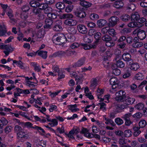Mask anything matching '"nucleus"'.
Segmentation results:
<instances>
[{"label": "nucleus", "mask_w": 147, "mask_h": 147, "mask_svg": "<svg viewBox=\"0 0 147 147\" xmlns=\"http://www.w3.org/2000/svg\"><path fill=\"white\" fill-rule=\"evenodd\" d=\"M52 39L54 43L59 45H62L67 41L65 36L62 34H55L53 36Z\"/></svg>", "instance_id": "obj_1"}, {"label": "nucleus", "mask_w": 147, "mask_h": 147, "mask_svg": "<svg viewBox=\"0 0 147 147\" xmlns=\"http://www.w3.org/2000/svg\"><path fill=\"white\" fill-rule=\"evenodd\" d=\"M125 94V91L123 90H120L117 92L115 98V100L119 102H124V100L126 98Z\"/></svg>", "instance_id": "obj_2"}, {"label": "nucleus", "mask_w": 147, "mask_h": 147, "mask_svg": "<svg viewBox=\"0 0 147 147\" xmlns=\"http://www.w3.org/2000/svg\"><path fill=\"white\" fill-rule=\"evenodd\" d=\"M0 47L3 49L5 50L3 52L6 56H8L9 53L13 51L15 49L14 48L12 47L11 45H2L0 46Z\"/></svg>", "instance_id": "obj_3"}, {"label": "nucleus", "mask_w": 147, "mask_h": 147, "mask_svg": "<svg viewBox=\"0 0 147 147\" xmlns=\"http://www.w3.org/2000/svg\"><path fill=\"white\" fill-rule=\"evenodd\" d=\"M74 13L77 17L80 18H84L86 16L85 12L84 11V8L79 7L74 12Z\"/></svg>", "instance_id": "obj_4"}, {"label": "nucleus", "mask_w": 147, "mask_h": 147, "mask_svg": "<svg viewBox=\"0 0 147 147\" xmlns=\"http://www.w3.org/2000/svg\"><path fill=\"white\" fill-rule=\"evenodd\" d=\"M62 23L61 20H58L53 24V29L55 31H60L62 30Z\"/></svg>", "instance_id": "obj_5"}, {"label": "nucleus", "mask_w": 147, "mask_h": 147, "mask_svg": "<svg viewBox=\"0 0 147 147\" xmlns=\"http://www.w3.org/2000/svg\"><path fill=\"white\" fill-rule=\"evenodd\" d=\"M109 23L108 25L109 27H113L117 24L119 18L117 17L112 16L109 19Z\"/></svg>", "instance_id": "obj_6"}, {"label": "nucleus", "mask_w": 147, "mask_h": 147, "mask_svg": "<svg viewBox=\"0 0 147 147\" xmlns=\"http://www.w3.org/2000/svg\"><path fill=\"white\" fill-rule=\"evenodd\" d=\"M131 57L130 54L127 53H124L122 55L123 59L127 63L129 62V63L133 62V60L131 59Z\"/></svg>", "instance_id": "obj_7"}, {"label": "nucleus", "mask_w": 147, "mask_h": 147, "mask_svg": "<svg viewBox=\"0 0 147 147\" xmlns=\"http://www.w3.org/2000/svg\"><path fill=\"white\" fill-rule=\"evenodd\" d=\"M110 84L113 89H114L118 86L119 82L115 77H112L110 80Z\"/></svg>", "instance_id": "obj_8"}, {"label": "nucleus", "mask_w": 147, "mask_h": 147, "mask_svg": "<svg viewBox=\"0 0 147 147\" xmlns=\"http://www.w3.org/2000/svg\"><path fill=\"white\" fill-rule=\"evenodd\" d=\"M128 107V106L125 104H118L115 105L116 111L117 113L121 112L122 110L127 109Z\"/></svg>", "instance_id": "obj_9"}, {"label": "nucleus", "mask_w": 147, "mask_h": 147, "mask_svg": "<svg viewBox=\"0 0 147 147\" xmlns=\"http://www.w3.org/2000/svg\"><path fill=\"white\" fill-rule=\"evenodd\" d=\"M85 60L86 58L84 57L79 59L73 65V67L76 68L77 67H80L83 65L84 64Z\"/></svg>", "instance_id": "obj_10"}, {"label": "nucleus", "mask_w": 147, "mask_h": 147, "mask_svg": "<svg viewBox=\"0 0 147 147\" xmlns=\"http://www.w3.org/2000/svg\"><path fill=\"white\" fill-rule=\"evenodd\" d=\"M77 28L79 32L82 34H86L87 32V28L83 25H78L77 26Z\"/></svg>", "instance_id": "obj_11"}, {"label": "nucleus", "mask_w": 147, "mask_h": 147, "mask_svg": "<svg viewBox=\"0 0 147 147\" xmlns=\"http://www.w3.org/2000/svg\"><path fill=\"white\" fill-rule=\"evenodd\" d=\"M130 65V68L132 71H136L140 67L138 63L137 62L134 63L133 61L131 63H129Z\"/></svg>", "instance_id": "obj_12"}, {"label": "nucleus", "mask_w": 147, "mask_h": 147, "mask_svg": "<svg viewBox=\"0 0 147 147\" xmlns=\"http://www.w3.org/2000/svg\"><path fill=\"white\" fill-rule=\"evenodd\" d=\"M17 135L18 139L19 138L27 139L29 137L28 134H26L25 132L22 131L17 133Z\"/></svg>", "instance_id": "obj_13"}, {"label": "nucleus", "mask_w": 147, "mask_h": 147, "mask_svg": "<svg viewBox=\"0 0 147 147\" xmlns=\"http://www.w3.org/2000/svg\"><path fill=\"white\" fill-rule=\"evenodd\" d=\"M135 101V100L134 98L128 97H126V98L125 99L124 102H125V104L127 106L129 105L132 104Z\"/></svg>", "instance_id": "obj_14"}, {"label": "nucleus", "mask_w": 147, "mask_h": 147, "mask_svg": "<svg viewBox=\"0 0 147 147\" xmlns=\"http://www.w3.org/2000/svg\"><path fill=\"white\" fill-rule=\"evenodd\" d=\"M64 23L66 25L73 26L76 24V21L72 19H68L66 20Z\"/></svg>", "instance_id": "obj_15"}, {"label": "nucleus", "mask_w": 147, "mask_h": 147, "mask_svg": "<svg viewBox=\"0 0 147 147\" xmlns=\"http://www.w3.org/2000/svg\"><path fill=\"white\" fill-rule=\"evenodd\" d=\"M138 37L141 40H144L146 37L145 32L144 30H141L139 33H138Z\"/></svg>", "instance_id": "obj_16"}, {"label": "nucleus", "mask_w": 147, "mask_h": 147, "mask_svg": "<svg viewBox=\"0 0 147 147\" xmlns=\"http://www.w3.org/2000/svg\"><path fill=\"white\" fill-rule=\"evenodd\" d=\"M52 20L50 19H46L45 20V25L44 26L45 28H51V25L53 24Z\"/></svg>", "instance_id": "obj_17"}, {"label": "nucleus", "mask_w": 147, "mask_h": 147, "mask_svg": "<svg viewBox=\"0 0 147 147\" xmlns=\"http://www.w3.org/2000/svg\"><path fill=\"white\" fill-rule=\"evenodd\" d=\"M7 32V30L5 25L4 24L0 25V36H3Z\"/></svg>", "instance_id": "obj_18"}, {"label": "nucleus", "mask_w": 147, "mask_h": 147, "mask_svg": "<svg viewBox=\"0 0 147 147\" xmlns=\"http://www.w3.org/2000/svg\"><path fill=\"white\" fill-rule=\"evenodd\" d=\"M107 22L106 20L101 19L97 21V24L99 28H102L106 25Z\"/></svg>", "instance_id": "obj_19"}, {"label": "nucleus", "mask_w": 147, "mask_h": 147, "mask_svg": "<svg viewBox=\"0 0 147 147\" xmlns=\"http://www.w3.org/2000/svg\"><path fill=\"white\" fill-rule=\"evenodd\" d=\"M98 81L96 78H93L90 81L91 87L93 88H95L98 84Z\"/></svg>", "instance_id": "obj_20"}, {"label": "nucleus", "mask_w": 147, "mask_h": 147, "mask_svg": "<svg viewBox=\"0 0 147 147\" xmlns=\"http://www.w3.org/2000/svg\"><path fill=\"white\" fill-rule=\"evenodd\" d=\"M64 52L65 57L66 56L67 57H71L76 53V52L75 51H71L69 50H65L64 51Z\"/></svg>", "instance_id": "obj_21"}, {"label": "nucleus", "mask_w": 147, "mask_h": 147, "mask_svg": "<svg viewBox=\"0 0 147 147\" xmlns=\"http://www.w3.org/2000/svg\"><path fill=\"white\" fill-rule=\"evenodd\" d=\"M38 55L44 59H46L47 57V52L46 51H37Z\"/></svg>", "instance_id": "obj_22"}, {"label": "nucleus", "mask_w": 147, "mask_h": 147, "mask_svg": "<svg viewBox=\"0 0 147 147\" xmlns=\"http://www.w3.org/2000/svg\"><path fill=\"white\" fill-rule=\"evenodd\" d=\"M67 31L70 34H76L77 31L76 28L73 26H69L67 29Z\"/></svg>", "instance_id": "obj_23"}, {"label": "nucleus", "mask_w": 147, "mask_h": 147, "mask_svg": "<svg viewBox=\"0 0 147 147\" xmlns=\"http://www.w3.org/2000/svg\"><path fill=\"white\" fill-rule=\"evenodd\" d=\"M82 46L85 50L89 49L92 48L94 49L96 47V45L95 44L88 45L86 44H82Z\"/></svg>", "instance_id": "obj_24"}, {"label": "nucleus", "mask_w": 147, "mask_h": 147, "mask_svg": "<svg viewBox=\"0 0 147 147\" xmlns=\"http://www.w3.org/2000/svg\"><path fill=\"white\" fill-rule=\"evenodd\" d=\"M52 56L54 57H65L64 52V51H58L53 53L52 55Z\"/></svg>", "instance_id": "obj_25"}, {"label": "nucleus", "mask_w": 147, "mask_h": 147, "mask_svg": "<svg viewBox=\"0 0 147 147\" xmlns=\"http://www.w3.org/2000/svg\"><path fill=\"white\" fill-rule=\"evenodd\" d=\"M105 119L106 121L105 122V123L106 124H109L113 126H115V124L114 122L111 119L105 117Z\"/></svg>", "instance_id": "obj_26"}, {"label": "nucleus", "mask_w": 147, "mask_h": 147, "mask_svg": "<svg viewBox=\"0 0 147 147\" xmlns=\"http://www.w3.org/2000/svg\"><path fill=\"white\" fill-rule=\"evenodd\" d=\"M143 25L142 24H141L140 26L138 25V23L135 22H131L127 24V26L129 27L133 28L136 27H141Z\"/></svg>", "instance_id": "obj_27"}, {"label": "nucleus", "mask_w": 147, "mask_h": 147, "mask_svg": "<svg viewBox=\"0 0 147 147\" xmlns=\"http://www.w3.org/2000/svg\"><path fill=\"white\" fill-rule=\"evenodd\" d=\"M123 4L122 1H115L113 4V6L117 9L120 8L122 7Z\"/></svg>", "instance_id": "obj_28"}, {"label": "nucleus", "mask_w": 147, "mask_h": 147, "mask_svg": "<svg viewBox=\"0 0 147 147\" xmlns=\"http://www.w3.org/2000/svg\"><path fill=\"white\" fill-rule=\"evenodd\" d=\"M22 127H26L28 128H31L34 129V126H32V124L30 122H27L25 123L22 122Z\"/></svg>", "instance_id": "obj_29"}, {"label": "nucleus", "mask_w": 147, "mask_h": 147, "mask_svg": "<svg viewBox=\"0 0 147 147\" xmlns=\"http://www.w3.org/2000/svg\"><path fill=\"white\" fill-rule=\"evenodd\" d=\"M80 4L82 6L85 8H88L90 7L92 4L88 2L83 1L80 2Z\"/></svg>", "instance_id": "obj_30"}, {"label": "nucleus", "mask_w": 147, "mask_h": 147, "mask_svg": "<svg viewBox=\"0 0 147 147\" xmlns=\"http://www.w3.org/2000/svg\"><path fill=\"white\" fill-rule=\"evenodd\" d=\"M143 46V44L142 42H134L132 45V47L136 48L141 47Z\"/></svg>", "instance_id": "obj_31"}, {"label": "nucleus", "mask_w": 147, "mask_h": 147, "mask_svg": "<svg viewBox=\"0 0 147 147\" xmlns=\"http://www.w3.org/2000/svg\"><path fill=\"white\" fill-rule=\"evenodd\" d=\"M36 34V39L38 41L40 40V39L42 38L44 36V32L41 30H39Z\"/></svg>", "instance_id": "obj_32"}, {"label": "nucleus", "mask_w": 147, "mask_h": 147, "mask_svg": "<svg viewBox=\"0 0 147 147\" xmlns=\"http://www.w3.org/2000/svg\"><path fill=\"white\" fill-rule=\"evenodd\" d=\"M144 104L142 103H139L136 105L135 106V108L139 110H143L144 108Z\"/></svg>", "instance_id": "obj_33"}, {"label": "nucleus", "mask_w": 147, "mask_h": 147, "mask_svg": "<svg viewBox=\"0 0 147 147\" xmlns=\"http://www.w3.org/2000/svg\"><path fill=\"white\" fill-rule=\"evenodd\" d=\"M146 122L145 120L142 119L139 122V126L140 128H143L146 125Z\"/></svg>", "instance_id": "obj_34"}, {"label": "nucleus", "mask_w": 147, "mask_h": 147, "mask_svg": "<svg viewBox=\"0 0 147 147\" xmlns=\"http://www.w3.org/2000/svg\"><path fill=\"white\" fill-rule=\"evenodd\" d=\"M34 129L37 130L40 133L42 132L41 134L42 135H44L45 134V131L44 130L40 127L37 126L36 125H34Z\"/></svg>", "instance_id": "obj_35"}, {"label": "nucleus", "mask_w": 147, "mask_h": 147, "mask_svg": "<svg viewBox=\"0 0 147 147\" xmlns=\"http://www.w3.org/2000/svg\"><path fill=\"white\" fill-rule=\"evenodd\" d=\"M116 65L118 67L123 68L125 66V63L121 60H119L117 61Z\"/></svg>", "instance_id": "obj_36"}, {"label": "nucleus", "mask_w": 147, "mask_h": 147, "mask_svg": "<svg viewBox=\"0 0 147 147\" xmlns=\"http://www.w3.org/2000/svg\"><path fill=\"white\" fill-rule=\"evenodd\" d=\"M121 19L124 22H127L130 19V16L127 14H124L121 16Z\"/></svg>", "instance_id": "obj_37"}, {"label": "nucleus", "mask_w": 147, "mask_h": 147, "mask_svg": "<svg viewBox=\"0 0 147 147\" xmlns=\"http://www.w3.org/2000/svg\"><path fill=\"white\" fill-rule=\"evenodd\" d=\"M144 78L142 74L140 73H138L136 74L135 76L134 79L137 80H142Z\"/></svg>", "instance_id": "obj_38"}, {"label": "nucleus", "mask_w": 147, "mask_h": 147, "mask_svg": "<svg viewBox=\"0 0 147 147\" xmlns=\"http://www.w3.org/2000/svg\"><path fill=\"white\" fill-rule=\"evenodd\" d=\"M140 18V16L137 12H136L132 14L131 18L134 20H138Z\"/></svg>", "instance_id": "obj_39"}, {"label": "nucleus", "mask_w": 147, "mask_h": 147, "mask_svg": "<svg viewBox=\"0 0 147 147\" xmlns=\"http://www.w3.org/2000/svg\"><path fill=\"white\" fill-rule=\"evenodd\" d=\"M131 71L129 69L126 70L123 75V77L124 78H126L129 77L131 76Z\"/></svg>", "instance_id": "obj_40"}, {"label": "nucleus", "mask_w": 147, "mask_h": 147, "mask_svg": "<svg viewBox=\"0 0 147 147\" xmlns=\"http://www.w3.org/2000/svg\"><path fill=\"white\" fill-rule=\"evenodd\" d=\"M56 7L59 9H63L65 7V5L62 3L58 2L56 4Z\"/></svg>", "instance_id": "obj_41"}, {"label": "nucleus", "mask_w": 147, "mask_h": 147, "mask_svg": "<svg viewBox=\"0 0 147 147\" xmlns=\"http://www.w3.org/2000/svg\"><path fill=\"white\" fill-rule=\"evenodd\" d=\"M73 17V16L72 14L69 13L64 14L62 15V17L63 19H71Z\"/></svg>", "instance_id": "obj_42"}, {"label": "nucleus", "mask_w": 147, "mask_h": 147, "mask_svg": "<svg viewBox=\"0 0 147 147\" xmlns=\"http://www.w3.org/2000/svg\"><path fill=\"white\" fill-rule=\"evenodd\" d=\"M102 38L103 40L106 42L111 40V37L108 35H105L102 37Z\"/></svg>", "instance_id": "obj_43"}, {"label": "nucleus", "mask_w": 147, "mask_h": 147, "mask_svg": "<svg viewBox=\"0 0 147 147\" xmlns=\"http://www.w3.org/2000/svg\"><path fill=\"white\" fill-rule=\"evenodd\" d=\"M115 122L117 125H121L123 123V121L119 117H117L115 119Z\"/></svg>", "instance_id": "obj_44"}, {"label": "nucleus", "mask_w": 147, "mask_h": 147, "mask_svg": "<svg viewBox=\"0 0 147 147\" xmlns=\"http://www.w3.org/2000/svg\"><path fill=\"white\" fill-rule=\"evenodd\" d=\"M92 40V37L89 35L85 36L84 38V41L87 43H91Z\"/></svg>", "instance_id": "obj_45"}, {"label": "nucleus", "mask_w": 147, "mask_h": 147, "mask_svg": "<svg viewBox=\"0 0 147 147\" xmlns=\"http://www.w3.org/2000/svg\"><path fill=\"white\" fill-rule=\"evenodd\" d=\"M31 6L33 7H38L39 5V3L36 1H32L30 2Z\"/></svg>", "instance_id": "obj_46"}, {"label": "nucleus", "mask_w": 147, "mask_h": 147, "mask_svg": "<svg viewBox=\"0 0 147 147\" xmlns=\"http://www.w3.org/2000/svg\"><path fill=\"white\" fill-rule=\"evenodd\" d=\"M98 104L100 106V109L104 112L105 111L107 110L106 107V105L104 102L99 103Z\"/></svg>", "instance_id": "obj_47"}, {"label": "nucleus", "mask_w": 147, "mask_h": 147, "mask_svg": "<svg viewBox=\"0 0 147 147\" xmlns=\"http://www.w3.org/2000/svg\"><path fill=\"white\" fill-rule=\"evenodd\" d=\"M112 68L113 70V73L116 76H118L120 74L121 71L119 69L117 68L113 69V66H112Z\"/></svg>", "instance_id": "obj_48"}, {"label": "nucleus", "mask_w": 147, "mask_h": 147, "mask_svg": "<svg viewBox=\"0 0 147 147\" xmlns=\"http://www.w3.org/2000/svg\"><path fill=\"white\" fill-rule=\"evenodd\" d=\"M70 107L69 109L72 112H75L79 110V109L76 108V107H77V105L76 104L70 105Z\"/></svg>", "instance_id": "obj_49"}, {"label": "nucleus", "mask_w": 147, "mask_h": 147, "mask_svg": "<svg viewBox=\"0 0 147 147\" xmlns=\"http://www.w3.org/2000/svg\"><path fill=\"white\" fill-rule=\"evenodd\" d=\"M90 18L92 20H96L99 18V16L96 13L91 14L90 15Z\"/></svg>", "instance_id": "obj_50"}, {"label": "nucleus", "mask_w": 147, "mask_h": 147, "mask_svg": "<svg viewBox=\"0 0 147 147\" xmlns=\"http://www.w3.org/2000/svg\"><path fill=\"white\" fill-rule=\"evenodd\" d=\"M131 114L130 113L126 114L123 115L121 118L124 119L125 121L130 119V117H131Z\"/></svg>", "instance_id": "obj_51"}, {"label": "nucleus", "mask_w": 147, "mask_h": 147, "mask_svg": "<svg viewBox=\"0 0 147 147\" xmlns=\"http://www.w3.org/2000/svg\"><path fill=\"white\" fill-rule=\"evenodd\" d=\"M101 34L99 32H96L94 35V37L96 40L97 42H98L100 39Z\"/></svg>", "instance_id": "obj_52"}, {"label": "nucleus", "mask_w": 147, "mask_h": 147, "mask_svg": "<svg viewBox=\"0 0 147 147\" xmlns=\"http://www.w3.org/2000/svg\"><path fill=\"white\" fill-rule=\"evenodd\" d=\"M132 134V132L130 130H127L124 131V135L126 137H130Z\"/></svg>", "instance_id": "obj_53"}, {"label": "nucleus", "mask_w": 147, "mask_h": 147, "mask_svg": "<svg viewBox=\"0 0 147 147\" xmlns=\"http://www.w3.org/2000/svg\"><path fill=\"white\" fill-rule=\"evenodd\" d=\"M108 33L110 35L113 36H114L117 34L116 32L114 29H109Z\"/></svg>", "instance_id": "obj_54"}, {"label": "nucleus", "mask_w": 147, "mask_h": 147, "mask_svg": "<svg viewBox=\"0 0 147 147\" xmlns=\"http://www.w3.org/2000/svg\"><path fill=\"white\" fill-rule=\"evenodd\" d=\"M142 116V114L140 112H137L132 115L133 118H140Z\"/></svg>", "instance_id": "obj_55"}, {"label": "nucleus", "mask_w": 147, "mask_h": 147, "mask_svg": "<svg viewBox=\"0 0 147 147\" xmlns=\"http://www.w3.org/2000/svg\"><path fill=\"white\" fill-rule=\"evenodd\" d=\"M52 10V8L50 7H49L47 5V7L44 10V12L45 13L48 14L51 12Z\"/></svg>", "instance_id": "obj_56"}, {"label": "nucleus", "mask_w": 147, "mask_h": 147, "mask_svg": "<svg viewBox=\"0 0 147 147\" xmlns=\"http://www.w3.org/2000/svg\"><path fill=\"white\" fill-rule=\"evenodd\" d=\"M22 130V127L18 125H16L15 126L14 130L15 132L18 133L21 131Z\"/></svg>", "instance_id": "obj_57"}, {"label": "nucleus", "mask_w": 147, "mask_h": 147, "mask_svg": "<svg viewBox=\"0 0 147 147\" xmlns=\"http://www.w3.org/2000/svg\"><path fill=\"white\" fill-rule=\"evenodd\" d=\"M12 129V127L11 126H7L5 128V132L6 134H8L10 132Z\"/></svg>", "instance_id": "obj_58"}, {"label": "nucleus", "mask_w": 147, "mask_h": 147, "mask_svg": "<svg viewBox=\"0 0 147 147\" xmlns=\"http://www.w3.org/2000/svg\"><path fill=\"white\" fill-rule=\"evenodd\" d=\"M96 32V30L94 29H90L88 31V35L91 36H92L94 34H95Z\"/></svg>", "instance_id": "obj_59"}, {"label": "nucleus", "mask_w": 147, "mask_h": 147, "mask_svg": "<svg viewBox=\"0 0 147 147\" xmlns=\"http://www.w3.org/2000/svg\"><path fill=\"white\" fill-rule=\"evenodd\" d=\"M32 12L36 15H38L41 13V10L39 8H35L32 10Z\"/></svg>", "instance_id": "obj_60"}, {"label": "nucleus", "mask_w": 147, "mask_h": 147, "mask_svg": "<svg viewBox=\"0 0 147 147\" xmlns=\"http://www.w3.org/2000/svg\"><path fill=\"white\" fill-rule=\"evenodd\" d=\"M111 4L110 3H105L102 5L101 6V7L104 9L109 8L111 7Z\"/></svg>", "instance_id": "obj_61"}, {"label": "nucleus", "mask_w": 147, "mask_h": 147, "mask_svg": "<svg viewBox=\"0 0 147 147\" xmlns=\"http://www.w3.org/2000/svg\"><path fill=\"white\" fill-rule=\"evenodd\" d=\"M47 5H48L46 3L40 4L39 3V5L38 7H39V8L40 9L41 11L42 10H44L47 7Z\"/></svg>", "instance_id": "obj_62"}, {"label": "nucleus", "mask_w": 147, "mask_h": 147, "mask_svg": "<svg viewBox=\"0 0 147 147\" xmlns=\"http://www.w3.org/2000/svg\"><path fill=\"white\" fill-rule=\"evenodd\" d=\"M115 45L114 43L111 40L109 41L106 43V45L107 47H112L114 46Z\"/></svg>", "instance_id": "obj_63"}, {"label": "nucleus", "mask_w": 147, "mask_h": 147, "mask_svg": "<svg viewBox=\"0 0 147 147\" xmlns=\"http://www.w3.org/2000/svg\"><path fill=\"white\" fill-rule=\"evenodd\" d=\"M52 69L53 72H54L58 73L59 72V67L57 65H55L52 67Z\"/></svg>", "instance_id": "obj_64"}]
</instances>
